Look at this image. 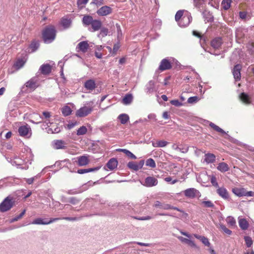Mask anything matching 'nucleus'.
I'll use <instances>...</instances> for the list:
<instances>
[{"instance_id":"obj_1","label":"nucleus","mask_w":254,"mask_h":254,"mask_svg":"<svg viewBox=\"0 0 254 254\" xmlns=\"http://www.w3.org/2000/svg\"><path fill=\"white\" fill-rule=\"evenodd\" d=\"M57 35V30L53 25H49L45 26L42 31V37L45 43H51L53 42Z\"/></svg>"},{"instance_id":"obj_2","label":"nucleus","mask_w":254,"mask_h":254,"mask_svg":"<svg viewBox=\"0 0 254 254\" xmlns=\"http://www.w3.org/2000/svg\"><path fill=\"white\" fill-rule=\"evenodd\" d=\"M93 109V106L87 103L76 111L75 116L79 118L86 117L91 113Z\"/></svg>"},{"instance_id":"obj_3","label":"nucleus","mask_w":254,"mask_h":254,"mask_svg":"<svg viewBox=\"0 0 254 254\" xmlns=\"http://www.w3.org/2000/svg\"><path fill=\"white\" fill-rule=\"evenodd\" d=\"M153 206L155 207H159V208L164 209V210H168V209L176 210L178 211L183 212L184 213V214L186 217L188 216V215L187 213H185L183 210H181L180 209L178 208V207H174L173 206H171V205L168 204H163L159 201H156L154 202Z\"/></svg>"},{"instance_id":"obj_4","label":"nucleus","mask_w":254,"mask_h":254,"mask_svg":"<svg viewBox=\"0 0 254 254\" xmlns=\"http://www.w3.org/2000/svg\"><path fill=\"white\" fill-rule=\"evenodd\" d=\"M13 202L9 197H6L0 204V211L5 212L10 210L13 206Z\"/></svg>"},{"instance_id":"obj_5","label":"nucleus","mask_w":254,"mask_h":254,"mask_svg":"<svg viewBox=\"0 0 254 254\" xmlns=\"http://www.w3.org/2000/svg\"><path fill=\"white\" fill-rule=\"evenodd\" d=\"M172 67L171 62L167 58L163 59L160 62V65L158 67L159 70L163 71L167 70H169Z\"/></svg>"},{"instance_id":"obj_6","label":"nucleus","mask_w":254,"mask_h":254,"mask_svg":"<svg viewBox=\"0 0 254 254\" xmlns=\"http://www.w3.org/2000/svg\"><path fill=\"white\" fill-rule=\"evenodd\" d=\"M158 184V180L153 177H148L144 181L142 185L146 187H152Z\"/></svg>"},{"instance_id":"obj_7","label":"nucleus","mask_w":254,"mask_h":254,"mask_svg":"<svg viewBox=\"0 0 254 254\" xmlns=\"http://www.w3.org/2000/svg\"><path fill=\"white\" fill-rule=\"evenodd\" d=\"M60 218H51L49 221H44V220L42 218H37L35 219L32 223V224H37V225H48L51 224L54 222L60 220Z\"/></svg>"},{"instance_id":"obj_8","label":"nucleus","mask_w":254,"mask_h":254,"mask_svg":"<svg viewBox=\"0 0 254 254\" xmlns=\"http://www.w3.org/2000/svg\"><path fill=\"white\" fill-rule=\"evenodd\" d=\"M112 9L110 6L105 5L100 7L97 11V13L100 16H106L111 14Z\"/></svg>"},{"instance_id":"obj_9","label":"nucleus","mask_w":254,"mask_h":254,"mask_svg":"<svg viewBox=\"0 0 254 254\" xmlns=\"http://www.w3.org/2000/svg\"><path fill=\"white\" fill-rule=\"evenodd\" d=\"M242 69V65L238 64L234 66L233 69V74L235 79L236 81H239L241 79V70Z\"/></svg>"},{"instance_id":"obj_10","label":"nucleus","mask_w":254,"mask_h":254,"mask_svg":"<svg viewBox=\"0 0 254 254\" xmlns=\"http://www.w3.org/2000/svg\"><path fill=\"white\" fill-rule=\"evenodd\" d=\"M84 87L90 92L96 88V84L94 80L88 79L85 82Z\"/></svg>"},{"instance_id":"obj_11","label":"nucleus","mask_w":254,"mask_h":254,"mask_svg":"<svg viewBox=\"0 0 254 254\" xmlns=\"http://www.w3.org/2000/svg\"><path fill=\"white\" fill-rule=\"evenodd\" d=\"M25 85L26 87L32 90H35L38 87V80L35 78H32L26 82Z\"/></svg>"},{"instance_id":"obj_12","label":"nucleus","mask_w":254,"mask_h":254,"mask_svg":"<svg viewBox=\"0 0 254 254\" xmlns=\"http://www.w3.org/2000/svg\"><path fill=\"white\" fill-rule=\"evenodd\" d=\"M89 47V44L86 41H84L79 43L77 46L76 48L78 49V51L82 52V53H86Z\"/></svg>"},{"instance_id":"obj_13","label":"nucleus","mask_w":254,"mask_h":254,"mask_svg":"<svg viewBox=\"0 0 254 254\" xmlns=\"http://www.w3.org/2000/svg\"><path fill=\"white\" fill-rule=\"evenodd\" d=\"M31 131V128L28 125L21 126L18 128V132L20 136H25Z\"/></svg>"},{"instance_id":"obj_14","label":"nucleus","mask_w":254,"mask_h":254,"mask_svg":"<svg viewBox=\"0 0 254 254\" xmlns=\"http://www.w3.org/2000/svg\"><path fill=\"white\" fill-rule=\"evenodd\" d=\"M77 164L79 166H85L89 164L90 161L87 156L83 155L77 158Z\"/></svg>"},{"instance_id":"obj_15","label":"nucleus","mask_w":254,"mask_h":254,"mask_svg":"<svg viewBox=\"0 0 254 254\" xmlns=\"http://www.w3.org/2000/svg\"><path fill=\"white\" fill-rule=\"evenodd\" d=\"M42 74L44 75L49 74L52 71V66L49 64H43L40 68Z\"/></svg>"},{"instance_id":"obj_16","label":"nucleus","mask_w":254,"mask_h":254,"mask_svg":"<svg viewBox=\"0 0 254 254\" xmlns=\"http://www.w3.org/2000/svg\"><path fill=\"white\" fill-rule=\"evenodd\" d=\"M66 145V143L62 140H55L53 143V147L56 149H65Z\"/></svg>"},{"instance_id":"obj_17","label":"nucleus","mask_w":254,"mask_h":254,"mask_svg":"<svg viewBox=\"0 0 254 254\" xmlns=\"http://www.w3.org/2000/svg\"><path fill=\"white\" fill-rule=\"evenodd\" d=\"M217 193L225 199H229V195L228 191L224 187L218 188L217 190Z\"/></svg>"},{"instance_id":"obj_18","label":"nucleus","mask_w":254,"mask_h":254,"mask_svg":"<svg viewBox=\"0 0 254 254\" xmlns=\"http://www.w3.org/2000/svg\"><path fill=\"white\" fill-rule=\"evenodd\" d=\"M118 162L117 159L113 158L110 159L106 164V166L110 170H113L117 167Z\"/></svg>"},{"instance_id":"obj_19","label":"nucleus","mask_w":254,"mask_h":254,"mask_svg":"<svg viewBox=\"0 0 254 254\" xmlns=\"http://www.w3.org/2000/svg\"><path fill=\"white\" fill-rule=\"evenodd\" d=\"M197 191V190L196 189L194 188H190L185 190L184 194L187 197L194 198L196 196Z\"/></svg>"},{"instance_id":"obj_20","label":"nucleus","mask_w":254,"mask_h":254,"mask_svg":"<svg viewBox=\"0 0 254 254\" xmlns=\"http://www.w3.org/2000/svg\"><path fill=\"white\" fill-rule=\"evenodd\" d=\"M92 31H96L100 30L102 26V22L99 20L94 19L92 23L91 24Z\"/></svg>"},{"instance_id":"obj_21","label":"nucleus","mask_w":254,"mask_h":254,"mask_svg":"<svg viewBox=\"0 0 254 254\" xmlns=\"http://www.w3.org/2000/svg\"><path fill=\"white\" fill-rule=\"evenodd\" d=\"M222 43V39L220 38H216L211 42V46L215 49H218Z\"/></svg>"},{"instance_id":"obj_22","label":"nucleus","mask_w":254,"mask_h":254,"mask_svg":"<svg viewBox=\"0 0 254 254\" xmlns=\"http://www.w3.org/2000/svg\"><path fill=\"white\" fill-rule=\"evenodd\" d=\"M178 238L182 243H184L185 244H188V245H189L191 247L196 248V245H195V244L194 243L193 241H191V240H190V239L184 238V237H183L182 236H179L178 237Z\"/></svg>"},{"instance_id":"obj_23","label":"nucleus","mask_w":254,"mask_h":254,"mask_svg":"<svg viewBox=\"0 0 254 254\" xmlns=\"http://www.w3.org/2000/svg\"><path fill=\"white\" fill-rule=\"evenodd\" d=\"M61 24L64 29L69 28L71 25V21L70 19L66 17H63L61 19Z\"/></svg>"},{"instance_id":"obj_24","label":"nucleus","mask_w":254,"mask_h":254,"mask_svg":"<svg viewBox=\"0 0 254 254\" xmlns=\"http://www.w3.org/2000/svg\"><path fill=\"white\" fill-rule=\"evenodd\" d=\"M94 20L92 16L89 15H85L82 18V23L86 26L91 25Z\"/></svg>"},{"instance_id":"obj_25","label":"nucleus","mask_w":254,"mask_h":254,"mask_svg":"<svg viewBox=\"0 0 254 254\" xmlns=\"http://www.w3.org/2000/svg\"><path fill=\"white\" fill-rule=\"evenodd\" d=\"M215 155L212 153H207L205 155L204 161L208 164L213 163L215 161Z\"/></svg>"},{"instance_id":"obj_26","label":"nucleus","mask_w":254,"mask_h":254,"mask_svg":"<svg viewBox=\"0 0 254 254\" xmlns=\"http://www.w3.org/2000/svg\"><path fill=\"white\" fill-rule=\"evenodd\" d=\"M217 169L221 172H225L229 170V167L226 163L221 162L218 164Z\"/></svg>"},{"instance_id":"obj_27","label":"nucleus","mask_w":254,"mask_h":254,"mask_svg":"<svg viewBox=\"0 0 254 254\" xmlns=\"http://www.w3.org/2000/svg\"><path fill=\"white\" fill-rule=\"evenodd\" d=\"M168 142L165 140H157L155 142H152V146L154 147H163L166 146Z\"/></svg>"},{"instance_id":"obj_28","label":"nucleus","mask_w":254,"mask_h":254,"mask_svg":"<svg viewBox=\"0 0 254 254\" xmlns=\"http://www.w3.org/2000/svg\"><path fill=\"white\" fill-rule=\"evenodd\" d=\"M240 99L244 103L246 104H249L251 103V100L249 96L244 92L240 94Z\"/></svg>"},{"instance_id":"obj_29","label":"nucleus","mask_w":254,"mask_h":254,"mask_svg":"<svg viewBox=\"0 0 254 254\" xmlns=\"http://www.w3.org/2000/svg\"><path fill=\"white\" fill-rule=\"evenodd\" d=\"M133 100V96L131 94H126L123 99L122 103L125 105L130 104Z\"/></svg>"},{"instance_id":"obj_30","label":"nucleus","mask_w":254,"mask_h":254,"mask_svg":"<svg viewBox=\"0 0 254 254\" xmlns=\"http://www.w3.org/2000/svg\"><path fill=\"white\" fill-rule=\"evenodd\" d=\"M240 227L243 230H247L249 227V223L245 219H241L239 220Z\"/></svg>"},{"instance_id":"obj_31","label":"nucleus","mask_w":254,"mask_h":254,"mask_svg":"<svg viewBox=\"0 0 254 254\" xmlns=\"http://www.w3.org/2000/svg\"><path fill=\"white\" fill-rule=\"evenodd\" d=\"M190 23V18L189 16H184L180 21V24L183 27L188 26Z\"/></svg>"},{"instance_id":"obj_32","label":"nucleus","mask_w":254,"mask_h":254,"mask_svg":"<svg viewBox=\"0 0 254 254\" xmlns=\"http://www.w3.org/2000/svg\"><path fill=\"white\" fill-rule=\"evenodd\" d=\"M117 151H119V152H122L124 153L125 154H126V155L127 156L129 157V158H130L131 159H136V157L132 153H131L130 151H129V150H128L127 149H117Z\"/></svg>"},{"instance_id":"obj_33","label":"nucleus","mask_w":254,"mask_h":254,"mask_svg":"<svg viewBox=\"0 0 254 254\" xmlns=\"http://www.w3.org/2000/svg\"><path fill=\"white\" fill-rule=\"evenodd\" d=\"M232 191L239 196H242L245 194V190L244 189L234 188L233 189Z\"/></svg>"},{"instance_id":"obj_34","label":"nucleus","mask_w":254,"mask_h":254,"mask_svg":"<svg viewBox=\"0 0 254 254\" xmlns=\"http://www.w3.org/2000/svg\"><path fill=\"white\" fill-rule=\"evenodd\" d=\"M99 169V167H96L93 168H89V169H78L77 172L80 174H83L86 173H89L90 172L97 171Z\"/></svg>"},{"instance_id":"obj_35","label":"nucleus","mask_w":254,"mask_h":254,"mask_svg":"<svg viewBox=\"0 0 254 254\" xmlns=\"http://www.w3.org/2000/svg\"><path fill=\"white\" fill-rule=\"evenodd\" d=\"M119 119L120 120L121 124H126L127 121L129 120V117L127 114H121L120 115L119 117Z\"/></svg>"},{"instance_id":"obj_36","label":"nucleus","mask_w":254,"mask_h":254,"mask_svg":"<svg viewBox=\"0 0 254 254\" xmlns=\"http://www.w3.org/2000/svg\"><path fill=\"white\" fill-rule=\"evenodd\" d=\"M231 2V0H223L221 3L223 8L225 10L228 9L230 7Z\"/></svg>"},{"instance_id":"obj_37","label":"nucleus","mask_w":254,"mask_h":254,"mask_svg":"<svg viewBox=\"0 0 254 254\" xmlns=\"http://www.w3.org/2000/svg\"><path fill=\"white\" fill-rule=\"evenodd\" d=\"M209 126L211 127H212L214 130H215L216 131L218 132H220L222 134H225V132L220 127L216 125L213 123H210L209 124Z\"/></svg>"},{"instance_id":"obj_38","label":"nucleus","mask_w":254,"mask_h":254,"mask_svg":"<svg viewBox=\"0 0 254 254\" xmlns=\"http://www.w3.org/2000/svg\"><path fill=\"white\" fill-rule=\"evenodd\" d=\"M62 112L64 116H67L71 114V110L69 107L65 106L62 108Z\"/></svg>"},{"instance_id":"obj_39","label":"nucleus","mask_w":254,"mask_h":254,"mask_svg":"<svg viewBox=\"0 0 254 254\" xmlns=\"http://www.w3.org/2000/svg\"><path fill=\"white\" fill-rule=\"evenodd\" d=\"M228 225L231 227H235L236 226V220L232 216H229L226 218V220Z\"/></svg>"},{"instance_id":"obj_40","label":"nucleus","mask_w":254,"mask_h":254,"mask_svg":"<svg viewBox=\"0 0 254 254\" xmlns=\"http://www.w3.org/2000/svg\"><path fill=\"white\" fill-rule=\"evenodd\" d=\"M87 132V128L85 126H82L77 130L76 134L77 135H83Z\"/></svg>"},{"instance_id":"obj_41","label":"nucleus","mask_w":254,"mask_h":254,"mask_svg":"<svg viewBox=\"0 0 254 254\" xmlns=\"http://www.w3.org/2000/svg\"><path fill=\"white\" fill-rule=\"evenodd\" d=\"M89 0H77V4L79 9L84 8Z\"/></svg>"},{"instance_id":"obj_42","label":"nucleus","mask_w":254,"mask_h":254,"mask_svg":"<svg viewBox=\"0 0 254 254\" xmlns=\"http://www.w3.org/2000/svg\"><path fill=\"white\" fill-rule=\"evenodd\" d=\"M127 167L134 171H138L139 170L137 163L134 162H129L127 164Z\"/></svg>"},{"instance_id":"obj_43","label":"nucleus","mask_w":254,"mask_h":254,"mask_svg":"<svg viewBox=\"0 0 254 254\" xmlns=\"http://www.w3.org/2000/svg\"><path fill=\"white\" fill-rule=\"evenodd\" d=\"M146 165L152 168L156 167V163L152 158H149L146 161Z\"/></svg>"},{"instance_id":"obj_44","label":"nucleus","mask_w":254,"mask_h":254,"mask_svg":"<svg viewBox=\"0 0 254 254\" xmlns=\"http://www.w3.org/2000/svg\"><path fill=\"white\" fill-rule=\"evenodd\" d=\"M244 240H245L246 246L248 248H250L252 246V245L253 244V241L252 240V239L250 237L245 236Z\"/></svg>"},{"instance_id":"obj_45","label":"nucleus","mask_w":254,"mask_h":254,"mask_svg":"<svg viewBox=\"0 0 254 254\" xmlns=\"http://www.w3.org/2000/svg\"><path fill=\"white\" fill-rule=\"evenodd\" d=\"M100 29L101 30L98 35L99 37L103 38L106 36L108 35L109 31L107 28L103 27L102 28H101Z\"/></svg>"},{"instance_id":"obj_46","label":"nucleus","mask_w":254,"mask_h":254,"mask_svg":"<svg viewBox=\"0 0 254 254\" xmlns=\"http://www.w3.org/2000/svg\"><path fill=\"white\" fill-rule=\"evenodd\" d=\"M183 10H179L177 12L175 15V20L176 21L179 22L181 20L182 18L183 17Z\"/></svg>"},{"instance_id":"obj_47","label":"nucleus","mask_w":254,"mask_h":254,"mask_svg":"<svg viewBox=\"0 0 254 254\" xmlns=\"http://www.w3.org/2000/svg\"><path fill=\"white\" fill-rule=\"evenodd\" d=\"M219 228L221 229L224 233L230 235L232 234V231L228 229L224 225L220 224Z\"/></svg>"},{"instance_id":"obj_48","label":"nucleus","mask_w":254,"mask_h":254,"mask_svg":"<svg viewBox=\"0 0 254 254\" xmlns=\"http://www.w3.org/2000/svg\"><path fill=\"white\" fill-rule=\"evenodd\" d=\"M25 64V61L23 59H18L15 64V66L18 68L22 67Z\"/></svg>"},{"instance_id":"obj_49","label":"nucleus","mask_w":254,"mask_h":254,"mask_svg":"<svg viewBox=\"0 0 254 254\" xmlns=\"http://www.w3.org/2000/svg\"><path fill=\"white\" fill-rule=\"evenodd\" d=\"M25 212H26V210L25 209L23 210V211L19 215H18V216L15 217L14 218H13V219H12L11 220L10 222H13L18 220L19 219H20L24 216V215L25 213Z\"/></svg>"},{"instance_id":"obj_50","label":"nucleus","mask_w":254,"mask_h":254,"mask_svg":"<svg viewBox=\"0 0 254 254\" xmlns=\"http://www.w3.org/2000/svg\"><path fill=\"white\" fill-rule=\"evenodd\" d=\"M25 212H26V210L25 209L23 210V211L19 215H18V216L15 217L14 218H13V219H12L11 220L10 222H13L18 220L19 219H20L24 216V215L25 213Z\"/></svg>"},{"instance_id":"obj_51","label":"nucleus","mask_w":254,"mask_h":254,"mask_svg":"<svg viewBox=\"0 0 254 254\" xmlns=\"http://www.w3.org/2000/svg\"><path fill=\"white\" fill-rule=\"evenodd\" d=\"M198 101L197 96L190 97L188 99V102L190 104H193L196 103Z\"/></svg>"},{"instance_id":"obj_52","label":"nucleus","mask_w":254,"mask_h":254,"mask_svg":"<svg viewBox=\"0 0 254 254\" xmlns=\"http://www.w3.org/2000/svg\"><path fill=\"white\" fill-rule=\"evenodd\" d=\"M39 45V44L37 42L33 41L31 43L30 48L33 51H35L37 49Z\"/></svg>"},{"instance_id":"obj_53","label":"nucleus","mask_w":254,"mask_h":254,"mask_svg":"<svg viewBox=\"0 0 254 254\" xmlns=\"http://www.w3.org/2000/svg\"><path fill=\"white\" fill-rule=\"evenodd\" d=\"M202 204H203L205 207L212 208L214 207L213 203L209 200L208 201H203L202 202Z\"/></svg>"},{"instance_id":"obj_54","label":"nucleus","mask_w":254,"mask_h":254,"mask_svg":"<svg viewBox=\"0 0 254 254\" xmlns=\"http://www.w3.org/2000/svg\"><path fill=\"white\" fill-rule=\"evenodd\" d=\"M210 182L212 186L218 188V184L217 182L216 178L214 176H212L211 177Z\"/></svg>"},{"instance_id":"obj_55","label":"nucleus","mask_w":254,"mask_h":254,"mask_svg":"<svg viewBox=\"0 0 254 254\" xmlns=\"http://www.w3.org/2000/svg\"><path fill=\"white\" fill-rule=\"evenodd\" d=\"M120 48V45L119 44H115L114 45L113 49L112 50V55H115L117 54V51Z\"/></svg>"},{"instance_id":"obj_56","label":"nucleus","mask_w":254,"mask_h":254,"mask_svg":"<svg viewBox=\"0 0 254 254\" xmlns=\"http://www.w3.org/2000/svg\"><path fill=\"white\" fill-rule=\"evenodd\" d=\"M170 103L177 107H179L182 105V104L179 102L178 100H173L170 101Z\"/></svg>"},{"instance_id":"obj_57","label":"nucleus","mask_w":254,"mask_h":254,"mask_svg":"<svg viewBox=\"0 0 254 254\" xmlns=\"http://www.w3.org/2000/svg\"><path fill=\"white\" fill-rule=\"evenodd\" d=\"M133 218L138 220H150L152 218V217L149 216H147L145 217H132Z\"/></svg>"},{"instance_id":"obj_58","label":"nucleus","mask_w":254,"mask_h":254,"mask_svg":"<svg viewBox=\"0 0 254 254\" xmlns=\"http://www.w3.org/2000/svg\"><path fill=\"white\" fill-rule=\"evenodd\" d=\"M201 242L205 246L209 247L210 246V243L209 242L208 239L206 238L205 237L203 236L201 240H200Z\"/></svg>"},{"instance_id":"obj_59","label":"nucleus","mask_w":254,"mask_h":254,"mask_svg":"<svg viewBox=\"0 0 254 254\" xmlns=\"http://www.w3.org/2000/svg\"><path fill=\"white\" fill-rule=\"evenodd\" d=\"M104 0H93L92 3L96 5H101L103 4Z\"/></svg>"},{"instance_id":"obj_60","label":"nucleus","mask_w":254,"mask_h":254,"mask_svg":"<svg viewBox=\"0 0 254 254\" xmlns=\"http://www.w3.org/2000/svg\"><path fill=\"white\" fill-rule=\"evenodd\" d=\"M239 16L241 19H244L246 18L247 13L245 11H240L239 12Z\"/></svg>"},{"instance_id":"obj_61","label":"nucleus","mask_w":254,"mask_h":254,"mask_svg":"<svg viewBox=\"0 0 254 254\" xmlns=\"http://www.w3.org/2000/svg\"><path fill=\"white\" fill-rule=\"evenodd\" d=\"M95 56L98 59H101L102 58V54L99 51H96L95 52Z\"/></svg>"},{"instance_id":"obj_62","label":"nucleus","mask_w":254,"mask_h":254,"mask_svg":"<svg viewBox=\"0 0 254 254\" xmlns=\"http://www.w3.org/2000/svg\"><path fill=\"white\" fill-rule=\"evenodd\" d=\"M244 196H254V192L252 191H245V194Z\"/></svg>"},{"instance_id":"obj_63","label":"nucleus","mask_w":254,"mask_h":254,"mask_svg":"<svg viewBox=\"0 0 254 254\" xmlns=\"http://www.w3.org/2000/svg\"><path fill=\"white\" fill-rule=\"evenodd\" d=\"M68 201L72 204H75L77 202V200L74 197H71Z\"/></svg>"},{"instance_id":"obj_64","label":"nucleus","mask_w":254,"mask_h":254,"mask_svg":"<svg viewBox=\"0 0 254 254\" xmlns=\"http://www.w3.org/2000/svg\"><path fill=\"white\" fill-rule=\"evenodd\" d=\"M43 115L46 119L49 118L51 117V114L49 112H43Z\"/></svg>"}]
</instances>
